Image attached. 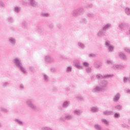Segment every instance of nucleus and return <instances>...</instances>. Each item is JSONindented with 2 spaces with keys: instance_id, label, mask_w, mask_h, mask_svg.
I'll list each match as a JSON object with an SVG mask.
<instances>
[{
  "instance_id": "412c9836",
  "label": "nucleus",
  "mask_w": 130,
  "mask_h": 130,
  "mask_svg": "<svg viewBox=\"0 0 130 130\" xmlns=\"http://www.w3.org/2000/svg\"><path fill=\"white\" fill-rule=\"evenodd\" d=\"M91 111H92V112H98V109L93 107L91 109Z\"/></svg>"
},
{
  "instance_id": "2f4dec72",
  "label": "nucleus",
  "mask_w": 130,
  "mask_h": 130,
  "mask_svg": "<svg viewBox=\"0 0 130 130\" xmlns=\"http://www.w3.org/2000/svg\"><path fill=\"white\" fill-rule=\"evenodd\" d=\"M83 66H84V67H89V63H87V62H84L83 63Z\"/></svg>"
},
{
  "instance_id": "7ed1b4c3",
  "label": "nucleus",
  "mask_w": 130,
  "mask_h": 130,
  "mask_svg": "<svg viewBox=\"0 0 130 130\" xmlns=\"http://www.w3.org/2000/svg\"><path fill=\"white\" fill-rule=\"evenodd\" d=\"M110 24H107L106 26H105L103 27V29L98 34V36L101 37V36H102L103 34L105 33L106 30H107V29H108L109 28H110Z\"/></svg>"
},
{
  "instance_id": "c9c22d12",
  "label": "nucleus",
  "mask_w": 130,
  "mask_h": 130,
  "mask_svg": "<svg viewBox=\"0 0 130 130\" xmlns=\"http://www.w3.org/2000/svg\"><path fill=\"white\" fill-rule=\"evenodd\" d=\"M16 121L18 122L19 124H22V121H20L19 119H16Z\"/></svg>"
},
{
  "instance_id": "7c9ffc66",
  "label": "nucleus",
  "mask_w": 130,
  "mask_h": 130,
  "mask_svg": "<svg viewBox=\"0 0 130 130\" xmlns=\"http://www.w3.org/2000/svg\"><path fill=\"white\" fill-rule=\"evenodd\" d=\"M78 45L81 47V48H84V44L79 43Z\"/></svg>"
},
{
  "instance_id": "79ce46f5",
  "label": "nucleus",
  "mask_w": 130,
  "mask_h": 130,
  "mask_svg": "<svg viewBox=\"0 0 130 130\" xmlns=\"http://www.w3.org/2000/svg\"><path fill=\"white\" fill-rule=\"evenodd\" d=\"M7 85H8V83L5 82V83H4V87H6V86H7Z\"/></svg>"
},
{
  "instance_id": "9d476101",
  "label": "nucleus",
  "mask_w": 130,
  "mask_h": 130,
  "mask_svg": "<svg viewBox=\"0 0 130 130\" xmlns=\"http://www.w3.org/2000/svg\"><path fill=\"white\" fill-rule=\"evenodd\" d=\"M29 1L32 7H36V6H37V3H36L34 0H29Z\"/></svg>"
},
{
  "instance_id": "c756f323",
  "label": "nucleus",
  "mask_w": 130,
  "mask_h": 130,
  "mask_svg": "<svg viewBox=\"0 0 130 130\" xmlns=\"http://www.w3.org/2000/svg\"><path fill=\"white\" fill-rule=\"evenodd\" d=\"M67 72H72V67H69L67 68Z\"/></svg>"
},
{
  "instance_id": "dca6fc26",
  "label": "nucleus",
  "mask_w": 130,
  "mask_h": 130,
  "mask_svg": "<svg viewBox=\"0 0 130 130\" xmlns=\"http://www.w3.org/2000/svg\"><path fill=\"white\" fill-rule=\"evenodd\" d=\"M75 114H76L77 115H80L81 113H82V112L80 111V110H77L74 111Z\"/></svg>"
},
{
  "instance_id": "f704fd0d",
  "label": "nucleus",
  "mask_w": 130,
  "mask_h": 130,
  "mask_svg": "<svg viewBox=\"0 0 130 130\" xmlns=\"http://www.w3.org/2000/svg\"><path fill=\"white\" fill-rule=\"evenodd\" d=\"M95 55L94 54H89V57H95Z\"/></svg>"
},
{
  "instance_id": "a18cd8bd",
  "label": "nucleus",
  "mask_w": 130,
  "mask_h": 130,
  "mask_svg": "<svg viewBox=\"0 0 130 130\" xmlns=\"http://www.w3.org/2000/svg\"><path fill=\"white\" fill-rule=\"evenodd\" d=\"M0 5H1V6H4V4L2 2L0 3Z\"/></svg>"
},
{
  "instance_id": "de8ad7c7",
  "label": "nucleus",
  "mask_w": 130,
  "mask_h": 130,
  "mask_svg": "<svg viewBox=\"0 0 130 130\" xmlns=\"http://www.w3.org/2000/svg\"><path fill=\"white\" fill-rule=\"evenodd\" d=\"M0 126H2V125L0 124Z\"/></svg>"
},
{
  "instance_id": "f3484780",
  "label": "nucleus",
  "mask_w": 130,
  "mask_h": 130,
  "mask_svg": "<svg viewBox=\"0 0 130 130\" xmlns=\"http://www.w3.org/2000/svg\"><path fill=\"white\" fill-rule=\"evenodd\" d=\"M123 82L124 83H126V82H129V83H130V77L129 78L126 77L124 78Z\"/></svg>"
},
{
  "instance_id": "a878e982",
  "label": "nucleus",
  "mask_w": 130,
  "mask_h": 130,
  "mask_svg": "<svg viewBox=\"0 0 130 130\" xmlns=\"http://www.w3.org/2000/svg\"><path fill=\"white\" fill-rule=\"evenodd\" d=\"M42 15L43 17H48V16H49V14H48V13H42Z\"/></svg>"
},
{
  "instance_id": "2eb2a0df",
  "label": "nucleus",
  "mask_w": 130,
  "mask_h": 130,
  "mask_svg": "<svg viewBox=\"0 0 130 130\" xmlns=\"http://www.w3.org/2000/svg\"><path fill=\"white\" fill-rule=\"evenodd\" d=\"M119 99V94L116 95L114 98V101L116 102Z\"/></svg>"
},
{
  "instance_id": "0eeeda50",
  "label": "nucleus",
  "mask_w": 130,
  "mask_h": 130,
  "mask_svg": "<svg viewBox=\"0 0 130 130\" xmlns=\"http://www.w3.org/2000/svg\"><path fill=\"white\" fill-rule=\"evenodd\" d=\"M124 68V66H119V65H114L113 67L114 70H121V69H123Z\"/></svg>"
},
{
  "instance_id": "aec40b11",
  "label": "nucleus",
  "mask_w": 130,
  "mask_h": 130,
  "mask_svg": "<svg viewBox=\"0 0 130 130\" xmlns=\"http://www.w3.org/2000/svg\"><path fill=\"white\" fill-rule=\"evenodd\" d=\"M125 12L127 15L130 14V10L129 9V8H126L125 10Z\"/></svg>"
},
{
  "instance_id": "e433bc0d",
  "label": "nucleus",
  "mask_w": 130,
  "mask_h": 130,
  "mask_svg": "<svg viewBox=\"0 0 130 130\" xmlns=\"http://www.w3.org/2000/svg\"><path fill=\"white\" fill-rule=\"evenodd\" d=\"M107 63H108V64H112V61H111V60H107Z\"/></svg>"
},
{
  "instance_id": "b1692460",
  "label": "nucleus",
  "mask_w": 130,
  "mask_h": 130,
  "mask_svg": "<svg viewBox=\"0 0 130 130\" xmlns=\"http://www.w3.org/2000/svg\"><path fill=\"white\" fill-rule=\"evenodd\" d=\"M102 121L104 123H105V124H108L109 123V122H108L106 119H103Z\"/></svg>"
},
{
  "instance_id": "c03bdc74",
  "label": "nucleus",
  "mask_w": 130,
  "mask_h": 130,
  "mask_svg": "<svg viewBox=\"0 0 130 130\" xmlns=\"http://www.w3.org/2000/svg\"><path fill=\"white\" fill-rule=\"evenodd\" d=\"M126 92H127V93H130V90H126Z\"/></svg>"
},
{
  "instance_id": "cd10ccee",
  "label": "nucleus",
  "mask_w": 130,
  "mask_h": 130,
  "mask_svg": "<svg viewBox=\"0 0 130 130\" xmlns=\"http://www.w3.org/2000/svg\"><path fill=\"white\" fill-rule=\"evenodd\" d=\"M20 8H19L18 7H15V11L16 12V13H19V11H20Z\"/></svg>"
},
{
  "instance_id": "6ab92c4d",
  "label": "nucleus",
  "mask_w": 130,
  "mask_h": 130,
  "mask_svg": "<svg viewBox=\"0 0 130 130\" xmlns=\"http://www.w3.org/2000/svg\"><path fill=\"white\" fill-rule=\"evenodd\" d=\"M95 128L98 130H101V126L100 125L96 124L94 125Z\"/></svg>"
},
{
  "instance_id": "f03ea898",
  "label": "nucleus",
  "mask_w": 130,
  "mask_h": 130,
  "mask_svg": "<svg viewBox=\"0 0 130 130\" xmlns=\"http://www.w3.org/2000/svg\"><path fill=\"white\" fill-rule=\"evenodd\" d=\"M107 85V82L106 81H103V86L100 87H96L93 90V92H100L101 91L103 90V88L105 87Z\"/></svg>"
},
{
  "instance_id": "f257e3e1",
  "label": "nucleus",
  "mask_w": 130,
  "mask_h": 130,
  "mask_svg": "<svg viewBox=\"0 0 130 130\" xmlns=\"http://www.w3.org/2000/svg\"><path fill=\"white\" fill-rule=\"evenodd\" d=\"M14 62L16 64V66L20 69V71L23 73V74H26V70L24 68H23V66H22V63L20 61L18 58H16L14 59Z\"/></svg>"
},
{
  "instance_id": "5701e85b",
  "label": "nucleus",
  "mask_w": 130,
  "mask_h": 130,
  "mask_svg": "<svg viewBox=\"0 0 130 130\" xmlns=\"http://www.w3.org/2000/svg\"><path fill=\"white\" fill-rule=\"evenodd\" d=\"M44 79L45 81H48V79H49L48 76H47V75H44Z\"/></svg>"
},
{
  "instance_id": "39448f33",
  "label": "nucleus",
  "mask_w": 130,
  "mask_h": 130,
  "mask_svg": "<svg viewBox=\"0 0 130 130\" xmlns=\"http://www.w3.org/2000/svg\"><path fill=\"white\" fill-rule=\"evenodd\" d=\"M106 45L107 47H108L109 51H113V49H114V48L113 47V46H112V45H111V44H110V41H107L106 42Z\"/></svg>"
},
{
  "instance_id": "4be33fe9",
  "label": "nucleus",
  "mask_w": 130,
  "mask_h": 130,
  "mask_svg": "<svg viewBox=\"0 0 130 130\" xmlns=\"http://www.w3.org/2000/svg\"><path fill=\"white\" fill-rule=\"evenodd\" d=\"M68 106H69V103H68L67 102L63 103V107L66 108V107H68Z\"/></svg>"
},
{
  "instance_id": "ea45409f",
  "label": "nucleus",
  "mask_w": 130,
  "mask_h": 130,
  "mask_svg": "<svg viewBox=\"0 0 130 130\" xmlns=\"http://www.w3.org/2000/svg\"><path fill=\"white\" fill-rule=\"evenodd\" d=\"M88 16L89 17V18H92V17H93V14H88Z\"/></svg>"
},
{
  "instance_id": "393cba45",
  "label": "nucleus",
  "mask_w": 130,
  "mask_h": 130,
  "mask_svg": "<svg viewBox=\"0 0 130 130\" xmlns=\"http://www.w3.org/2000/svg\"><path fill=\"white\" fill-rule=\"evenodd\" d=\"M125 26V25H124V24L121 23V24H120L119 25V28H121V29H122V28H124Z\"/></svg>"
},
{
  "instance_id": "58836bf2",
  "label": "nucleus",
  "mask_w": 130,
  "mask_h": 130,
  "mask_svg": "<svg viewBox=\"0 0 130 130\" xmlns=\"http://www.w3.org/2000/svg\"><path fill=\"white\" fill-rule=\"evenodd\" d=\"M2 111H3L4 112H8V110L6 109H3Z\"/></svg>"
},
{
  "instance_id": "423d86ee",
  "label": "nucleus",
  "mask_w": 130,
  "mask_h": 130,
  "mask_svg": "<svg viewBox=\"0 0 130 130\" xmlns=\"http://www.w3.org/2000/svg\"><path fill=\"white\" fill-rule=\"evenodd\" d=\"M27 105L29 107H31L32 109H36V106H35L32 104V102H31V101L28 100L27 102Z\"/></svg>"
},
{
  "instance_id": "c85d7f7f",
  "label": "nucleus",
  "mask_w": 130,
  "mask_h": 130,
  "mask_svg": "<svg viewBox=\"0 0 130 130\" xmlns=\"http://www.w3.org/2000/svg\"><path fill=\"white\" fill-rule=\"evenodd\" d=\"M42 130H52V129H51V128L49 127H43L42 128Z\"/></svg>"
},
{
  "instance_id": "20e7f679",
  "label": "nucleus",
  "mask_w": 130,
  "mask_h": 130,
  "mask_svg": "<svg viewBox=\"0 0 130 130\" xmlns=\"http://www.w3.org/2000/svg\"><path fill=\"white\" fill-rule=\"evenodd\" d=\"M83 12V9L80 8L78 9H75L73 11V15L74 16H79V15H81V13Z\"/></svg>"
},
{
  "instance_id": "37998d69",
  "label": "nucleus",
  "mask_w": 130,
  "mask_h": 130,
  "mask_svg": "<svg viewBox=\"0 0 130 130\" xmlns=\"http://www.w3.org/2000/svg\"><path fill=\"white\" fill-rule=\"evenodd\" d=\"M20 88H21V89H23V88H24V86H23V85H20Z\"/></svg>"
},
{
  "instance_id": "4c0bfd02",
  "label": "nucleus",
  "mask_w": 130,
  "mask_h": 130,
  "mask_svg": "<svg viewBox=\"0 0 130 130\" xmlns=\"http://www.w3.org/2000/svg\"><path fill=\"white\" fill-rule=\"evenodd\" d=\"M114 116H115V117H117V118L119 117V114L116 113V114H115Z\"/></svg>"
},
{
  "instance_id": "49530a36",
  "label": "nucleus",
  "mask_w": 130,
  "mask_h": 130,
  "mask_svg": "<svg viewBox=\"0 0 130 130\" xmlns=\"http://www.w3.org/2000/svg\"><path fill=\"white\" fill-rule=\"evenodd\" d=\"M79 100H82V98H79Z\"/></svg>"
},
{
  "instance_id": "72a5a7b5",
  "label": "nucleus",
  "mask_w": 130,
  "mask_h": 130,
  "mask_svg": "<svg viewBox=\"0 0 130 130\" xmlns=\"http://www.w3.org/2000/svg\"><path fill=\"white\" fill-rule=\"evenodd\" d=\"M116 109H118L119 110H120L121 109V106H117V107H115Z\"/></svg>"
},
{
  "instance_id": "6e6552de",
  "label": "nucleus",
  "mask_w": 130,
  "mask_h": 130,
  "mask_svg": "<svg viewBox=\"0 0 130 130\" xmlns=\"http://www.w3.org/2000/svg\"><path fill=\"white\" fill-rule=\"evenodd\" d=\"M73 118V117L71 115H68L66 116L65 117H62L61 118V120H62L63 121H64L65 119H67V120H70V119H72Z\"/></svg>"
},
{
  "instance_id": "9b49d317",
  "label": "nucleus",
  "mask_w": 130,
  "mask_h": 130,
  "mask_svg": "<svg viewBox=\"0 0 130 130\" xmlns=\"http://www.w3.org/2000/svg\"><path fill=\"white\" fill-rule=\"evenodd\" d=\"M109 77V75H106V76H102L100 74L96 76L97 79H104V78H108Z\"/></svg>"
},
{
  "instance_id": "1a4fd4ad",
  "label": "nucleus",
  "mask_w": 130,
  "mask_h": 130,
  "mask_svg": "<svg viewBox=\"0 0 130 130\" xmlns=\"http://www.w3.org/2000/svg\"><path fill=\"white\" fill-rule=\"evenodd\" d=\"M45 60L47 62H51L52 61H53V59L51 58V57L49 56H47L45 57Z\"/></svg>"
},
{
  "instance_id": "a211bd4d",
  "label": "nucleus",
  "mask_w": 130,
  "mask_h": 130,
  "mask_svg": "<svg viewBox=\"0 0 130 130\" xmlns=\"http://www.w3.org/2000/svg\"><path fill=\"white\" fill-rule=\"evenodd\" d=\"M75 66L76 67V68L77 69H78L79 70H82L83 69V67H81L80 66V64H78V63H76L75 64Z\"/></svg>"
},
{
  "instance_id": "473e14b6",
  "label": "nucleus",
  "mask_w": 130,
  "mask_h": 130,
  "mask_svg": "<svg viewBox=\"0 0 130 130\" xmlns=\"http://www.w3.org/2000/svg\"><path fill=\"white\" fill-rule=\"evenodd\" d=\"M86 72L87 73H90L91 72V68H88L86 69Z\"/></svg>"
},
{
  "instance_id": "4468645a",
  "label": "nucleus",
  "mask_w": 130,
  "mask_h": 130,
  "mask_svg": "<svg viewBox=\"0 0 130 130\" xmlns=\"http://www.w3.org/2000/svg\"><path fill=\"white\" fill-rule=\"evenodd\" d=\"M10 42L12 43V44H15L16 43V41L15 40V39L13 38H10L9 39Z\"/></svg>"
},
{
  "instance_id": "a19ab883",
  "label": "nucleus",
  "mask_w": 130,
  "mask_h": 130,
  "mask_svg": "<svg viewBox=\"0 0 130 130\" xmlns=\"http://www.w3.org/2000/svg\"><path fill=\"white\" fill-rule=\"evenodd\" d=\"M12 20H13V18H12V17H10L9 18V21H10V22H12Z\"/></svg>"
},
{
  "instance_id": "f8f14e48",
  "label": "nucleus",
  "mask_w": 130,
  "mask_h": 130,
  "mask_svg": "<svg viewBox=\"0 0 130 130\" xmlns=\"http://www.w3.org/2000/svg\"><path fill=\"white\" fill-rule=\"evenodd\" d=\"M119 56H120V57H121V58H122L123 59H125V58H126V56H125V55H124V54H123V53H119Z\"/></svg>"
},
{
  "instance_id": "ddd939ff",
  "label": "nucleus",
  "mask_w": 130,
  "mask_h": 130,
  "mask_svg": "<svg viewBox=\"0 0 130 130\" xmlns=\"http://www.w3.org/2000/svg\"><path fill=\"white\" fill-rule=\"evenodd\" d=\"M104 115H110V114H112V112L106 111L105 112H104Z\"/></svg>"
},
{
  "instance_id": "bb28decb",
  "label": "nucleus",
  "mask_w": 130,
  "mask_h": 130,
  "mask_svg": "<svg viewBox=\"0 0 130 130\" xmlns=\"http://www.w3.org/2000/svg\"><path fill=\"white\" fill-rule=\"evenodd\" d=\"M124 50H125V51H126V52H128V53L130 54V49H128L127 48H125Z\"/></svg>"
}]
</instances>
